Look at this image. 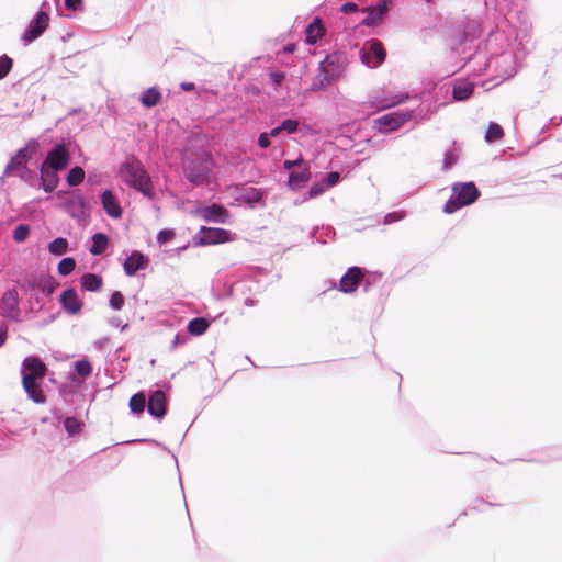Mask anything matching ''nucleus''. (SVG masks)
I'll return each instance as SVG.
<instances>
[{
  "mask_svg": "<svg viewBox=\"0 0 562 562\" xmlns=\"http://www.w3.org/2000/svg\"><path fill=\"white\" fill-rule=\"evenodd\" d=\"M122 179L132 188L138 190L146 196L151 195L153 184L149 176L139 161H127L121 167Z\"/></svg>",
  "mask_w": 562,
  "mask_h": 562,
  "instance_id": "nucleus-1",
  "label": "nucleus"
},
{
  "mask_svg": "<svg viewBox=\"0 0 562 562\" xmlns=\"http://www.w3.org/2000/svg\"><path fill=\"white\" fill-rule=\"evenodd\" d=\"M452 196L443 206V211L448 214L472 204L480 196V191L473 182L456 183L452 187Z\"/></svg>",
  "mask_w": 562,
  "mask_h": 562,
  "instance_id": "nucleus-2",
  "label": "nucleus"
},
{
  "mask_svg": "<svg viewBox=\"0 0 562 562\" xmlns=\"http://www.w3.org/2000/svg\"><path fill=\"white\" fill-rule=\"evenodd\" d=\"M38 143L30 139L25 146L16 151V154L8 162L4 175H13L18 169L26 168L32 156L37 151Z\"/></svg>",
  "mask_w": 562,
  "mask_h": 562,
  "instance_id": "nucleus-3",
  "label": "nucleus"
},
{
  "mask_svg": "<svg viewBox=\"0 0 562 562\" xmlns=\"http://www.w3.org/2000/svg\"><path fill=\"white\" fill-rule=\"evenodd\" d=\"M412 119L408 112H392L375 120V126L382 133L393 132Z\"/></svg>",
  "mask_w": 562,
  "mask_h": 562,
  "instance_id": "nucleus-4",
  "label": "nucleus"
},
{
  "mask_svg": "<svg viewBox=\"0 0 562 562\" xmlns=\"http://www.w3.org/2000/svg\"><path fill=\"white\" fill-rule=\"evenodd\" d=\"M386 52L382 42L379 40H372L368 50L361 52V60L363 64L371 68H376L382 65L385 60Z\"/></svg>",
  "mask_w": 562,
  "mask_h": 562,
  "instance_id": "nucleus-5",
  "label": "nucleus"
},
{
  "mask_svg": "<svg viewBox=\"0 0 562 562\" xmlns=\"http://www.w3.org/2000/svg\"><path fill=\"white\" fill-rule=\"evenodd\" d=\"M69 164V153L65 144L56 145L47 155L43 165L54 170H64Z\"/></svg>",
  "mask_w": 562,
  "mask_h": 562,
  "instance_id": "nucleus-6",
  "label": "nucleus"
},
{
  "mask_svg": "<svg viewBox=\"0 0 562 562\" xmlns=\"http://www.w3.org/2000/svg\"><path fill=\"white\" fill-rule=\"evenodd\" d=\"M19 302L20 300L16 290L12 289L5 291L1 300L2 314L12 321H19L21 313L19 308Z\"/></svg>",
  "mask_w": 562,
  "mask_h": 562,
  "instance_id": "nucleus-7",
  "label": "nucleus"
},
{
  "mask_svg": "<svg viewBox=\"0 0 562 562\" xmlns=\"http://www.w3.org/2000/svg\"><path fill=\"white\" fill-rule=\"evenodd\" d=\"M48 24L49 15L44 11H40L35 19L32 21L29 30L24 33V42L31 43L37 37H40L46 31Z\"/></svg>",
  "mask_w": 562,
  "mask_h": 562,
  "instance_id": "nucleus-8",
  "label": "nucleus"
},
{
  "mask_svg": "<svg viewBox=\"0 0 562 562\" xmlns=\"http://www.w3.org/2000/svg\"><path fill=\"white\" fill-rule=\"evenodd\" d=\"M362 279L363 272L361 268H349L339 281V291H341L342 293H353L358 289Z\"/></svg>",
  "mask_w": 562,
  "mask_h": 562,
  "instance_id": "nucleus-9",
  "label": "nucleus"
},
{
  "mask_svg": "<svg viewBox=\"0 0 562 562\" xmlns=\"http://www.w3.org/2000/svg\"><path fill=\"white\" fill-rule=\"evenodd\" d=\"M59 304L63 310L70 315L80 313L83 306V302L79 299L76 290L72 288L65 290L60 294Z\"/></svg>",
  "mask_w": 562,
  "mask_h": 562,
  "instance_id": "nucleus-10",
  "label": "nucleus"
},
{
  "mask_svg": "<svg viewBox=\"0 0 562 562\" xmlns=\"http://www.w3.org/2000/svg\"><path fill=\"white\" fill-rule=\"evenodd\" d=\"M23 376L41 380L46 375L47 367L38 357H27L23 361Z\"/></svg>",
  "mask_w": 562,
  "mask_h": 562,
  "instance_id": "nucleus-11",
  "label": "nucleus"
},
{
  "mask_svg": "<svg viewBox=\"0 0 562 562\" xmlns=\"http://www.w3.org/2000/svg\"><path fill=\"white\" fill-rule=\"evenodd\" d=\"M227 232L222 228L201 227L199 233V245H212L227 240Z\"/></svg>",
  "mask_w": 562,
  "mask_h": 562,
  "instance_id": "nucleus-12",
  "label": "nucleus"
},
{
  "mask_svg": "<svg viewBox=\"0 0 562 562\" xmlns=\"http://www.w3.org/2000/svg\"><path fill=\"white\" fill-rule=\"evenodd\" d=\"M167 400L162 391H155L148 400V412L150 415L161 418L166 414Z\"/></svg>",
  "mask_w": 562,
  "mask_h": 562,
  "instance_id": "nucleus-13",
  "label": "nucleus"
},
{
  "mask_svg": "<svg viewBox=\"0 0 562 562\" xmlns=\"http://www.w3.org/2000/svg\"><path fill=\"white\" fill-rule=\"evenodd\" d=\"M148 258L139 251H133L124 262V272L127 276H134L138 270L145 269Z\"/></svg>",
  "mask_w": 562,
  "mask_h": 562,
  "instance_id": "nucleus-14",
  "label": "nucleus"
},
{
  "mask_svg": "<svg viewBox=\"0 0 562 562\" xmlns=\"http://www.w3.org/2000/svg\"><path fill=\"white\" fill-rule=\"evenodd\" d=\"M22 385L27 396L35 403L42 404L46 401V396L37 384V380L31 376H22Z\"/></svg>",
  "mask_w": 562,
  "mask_h": 562,
  "instance_id": "nucleus-15",
  "label": "nucleus"
},
{
  "mask_svg": "<svg viewBox=\"0 0 562 562\" xmlns=\"http://www.w3.org/2000/svg\"><path fill=\"white\" fill-rule=\"evenodd\" d=\"M40 171H41L42 188L44 189L45 192H53L57 188L58 182H59V179L57 176L58 170L50 169L49 167L42 164Z\"/></svg>",
  "mask_w": 562,
  "mask_h": 562,
  "instance_id": "nucleus-16",
  "label": "nucleus"
},
{
  "mask_svg": "<svg viewBox=\"0 0 562 562\" xmlns=\"http://www.w3.org/2000/svg\"><path fill=\"white\" fill-rule=\"evenodd\" d=\"M368 12L366 19L361 22V24L366 26H374L378 25L385 16L387 12V7L385 2L379 3L376 7L367 8Z\"/></svg>",
  "mask_w": 562,
  "mask_h": 562,
  "instance_id": "nucleus-17",
  "label": "nucleus"
},
{
  "mask_svg": "<svg viewBox=\"0 0 562 562\" xmlns=\"http://www.w3.org/2000/svg\"><path fill=\"white\" fill-rule=\"evenodd\" d=\"M101 201H102L103 209L105 210V212L108 213L109 216H111L113 218L121 217L122 209H121L120 204L117 203L116 198L114 196V194L111 191H109V190L104 191L102 193Z\"/></svg>",
  "mask_w": 562,
  "mask_h": 562,
  "instance_id": "nucleus-18",
  "label": "nucleus"
},
{
  "mask_svg": "<svg viewBox=\"0 0 562 562\" xmlns=\"http://www.w3.org/2000/svg\"><path fill=\"white\" fill-rule=\"evenodd\" d=\"M325 34V27L319 18H315L314 21L305 30V41L307 44H315Z\"/></svg>",
  "mask_w": 562,
  "mask_h": 562,
  "instance_id": "nucleus-19",
  "label": "nucleus"
},
{
  "mask_svg": "<svg viewBox=\"0 0 562 562\" xmlns=\"http://www.w3.org/2000/svg\"><path fill=\"white\" fill-rule=\"evenodd\" d=\"M311 178V171L306 167H302L300 170L291 171L289 175V184L292 188H300L304 186Z\"/></svg>",
  "mask_w": 562,
  "mask_h": 562,
  "instance_id": "nucleus-20",
  "label": "nucleus"
},
{
  "mask_svg": "<svg viewBox=\"0 0 562 562\" xmlns=\"http://www.w3.org/2000/svg\"><path fill=\"white\" fill-rule=\"evenodd\" d=\"M81 288L86 291L95 292L102 288L103 281L100 276L86 273L80 279Z\"/></svg>",
  "mask_w": 562,
  "mask_h": 562,
  "instance_id": "nucleus-21",
  "label": "nucleus"
},
{
  "mask_svg": "<svg viewBox=\"0 0 562 562\" xmlns=\"http://www.w3.org/2000/svg\"><path fill=\"white\" fill-rule=\"evenodd\" d=\"M200 213L202 218L205 221L223 222L222 216L226 214V210L221 205L213 204L211 206L203 207Z\"/></svg>",
  "mask_w": 562,
  "mask_h": 562,
  "instance_id": "nucleus-22",
  "label": "nucleus"
},
{
  "mask_svg": "<svg viewBox=\"0 0 562 562\" xmlns=\"http://www.w3.org/2000/svg\"><path fill=\"white\" fill-rule=\"evenodd\" d=\"M109 237L103 233H97L92 237L90 252L94 256L102 255L109 246Z\"/></svg>",
  "mask_w": 562,
  "mask_h": 562,
  "instance_id": "nucleus-23",
  "label": "nucleus"
},
{
  "mask_svg": "<svg viewBox=\"0 0 562 562\" xmlns=\"http://www.w3.org/2000/svg\"><path fill=\"white\" fill-rule=\"evenodd\" d=\"M34 286L40 289L43 293L50 295L54 293L56 288L58 286V283L55 281V279L50 276L47 277H41L34 282Z\"/></svg>",
  "mask_w": 562,
  "mask_h": 562,
  "instance_id": "nucleus-24",
  "label": "nucleus"
},
{
  "mask_svg": "<svg viewBox=\"0 0 562 562\" xmlns=\"http://www.w3.org/2000/svg\"><path fill=\"white\" fill-rule=\"evenodd\" d=\"M160 100L161 93L156 88H149L143 93L140 98L142 104L146 108H153L157 105L160 102Z\"/></svg>",
  "mask_w": 562,
  "mask_h": 562,
  "instance_id": "nucleus-25",
  "label": "nucleus"
},
{
  "mask_svg": "<svg viewBox=\"0 0 562 562\" xmlns=\"http://www.w3.org/2000/svg\"><path fill=\"white\" fill-rule=\"evenodd\" d=\"M209 326H210V323L205 318H203V317L193 318L188 324V331L191 335L200 336V335H203L207 330Z\"/></svg>",
  "mask_w": 562,
  "mask_h": 562,
  "instance_id": "nucleus-26",
  "label": "nucleus"
},
{
  "mask_svg": "<svg viewBox=\"0 0 562 562\" xmlns=\"http://www.w3.org/2000/svg\"><path fill=\"white\" fill-rule=\"evenodd\" d=\"M333 78L328 75L325 61L319 64V74L315 77L313 82L314 89H322L330 85Z\"/></svg>",
  "mask_w": 562,
  "mask_h": 562,
  "instance_id": "nucleus-27",
  "label": "nucleus"
},
{
  "mask_svg": "<svg viewBox=\"0 0 562 562\" xmlns=\"http://www.w3.org/2000/svg\"><path fill=\"white\" fill-rule=\"evenodd\" d=\"M474 92V87L471 83L456 86L452 90V97L457 101L468 100Z\"/></svg>",
  "mask_w": 562,
  "mask_h": 562,
  "instance_id": "nucleus-28",
  "label": "nucleus"
},
{
  "mask_svg": "<svg viewBox=\"0 0 562 562\" xmlns=\"http://www.w3.org/2000/svg\"><path fill=\"white\" fill-rule=\"evenodd\" d=\"M48 250L54 256H63L68 250V241L66 238L58 237L48 245Z\"/></svg>",
  "mask_w": 562,
  "mask_h": 562,
  "instance_id": "nucleus-29",
  "label": "nucleus"
},
{
  "mask_svg": "<svg viewBox=\"0 0 562 562\" xmlns=\"http://www.w3.org/2000/svg\"><path fill=\"white\" fill-rule=\"evenodd\" d=\"M503 136V128L497 123L491 122L485 132V140L488 143H493L502 139Z\"/></svg>",
  "mask_w": 562,
  "mask_h": 562,
  "instance_id": "nucleus-30",
  "label": "nucleus"
},
{
  "mask_svg": "<svg viewBox=\"0 0 562 562\" xmlns=\"http://www.w3.org/2000/svg\"><path fill=\"white\" fill-rule=\"evenodd\" d=\"M146 405V397L143 393L134 394L130 400V408L134 413H143Z\"/></svg>",
  "mask_w": 562,
  "mask_h": 562,
  "instance_id": "nucleus-31",
  "label": "nucleus"
},
{
  "mask_svg": "<svg viewBox=\"0 0 562 562\" xmlns=\"http://www.w3.org/2000/svg\"><path fill=\"white\" fill-rule=\"evenodd\" d=\"M85 179V171L81 167H74L67 176V183L71 187L80 184Z\"/></svg>",
  "mask_w": 562,
  "mask_h": 562,
  "instance_id": "nucleus-32",
  "label": "nucleus"
},
{
  "mask_svg": "<svg viewBox=\"0 0 562 562\" xmlns=\"http://www.w3.org/2000/svg\"><path fill=\"white\" fill-rule=\"evenodd\" d=\"M76 268V261L71 257L64 258L58 263V272L61 276L70 274Z\"/></svg>",
  "mask_w": 562,
  "mask_h": 562,
  "instance_id": "nucleus-33",
  "label": "nucleus"
},
{
  "mask_svg": "<svg viewBox=\"0 0 562 562\" xmlns=\"http://www.w3.org/2000/svg\"><path fill=\"white\" fill-rule=\"evenodd\" d=\"M64 426H65V429L66 431L69 434V435H75V434H78L80 431V428L82 426V423H80L77 418L75 417H67L64 422Z\"/></svg>",
  "mask_w": 562,
  "mask_h": 562,
  "instance_id": "nucleus-34",
  "label": "nucleus"
},
{
  "mask_svg": "<svg viewBox=\"0 0 562 562\" xmlns=\"http://www.w3.org/2000/svg\"><path fill=\"white\" fill-rule=\"evenodd\" d=\"M13 66V60L7 56L2 55L0 57V80L8 76Z\"/></svg>",
  "mask_w": 562,
  "mask_h": 562,
  "instance_id": "nucleus-35",
  "label": "nucleus"
},
{
  "mask_svg": "<svg viewBox=\"0 0 562 562\" xmlns=\"http://www.w3.org/2000/svg\"><path fill=\"white\" fill-rule=\"evenodd\" d=\"M76 371L81 378H87L92 372V366L88 360H79L76 362Z\"/></svg>",
  "mask_w": 562,
  "mask_h": 562,
  "instance_id": "nucleus-36",
  "label": "nucleus"
},
{
  "mask_svg": "<svg viewBox=\"0 0 562 562\" xmlns=\"http://www.w3.org/2000/svg\"><path fill=\"white\" fill-rule=\"evenodd\" d=\"M30 234V227L27 225L21 224L18 225L13 232V239L16 243L24 241Z\"/></svg>",
  "mask_w": 562,
  "mask_h": 562,
  "instance_id": "nucleus-37",
  "label": "nucleus"
},
{
  "mask_svg": "<svg viewBox=\"0 0 562 562\" xmlns=\"http://www.w3.org/2000/svg\"><path fill=\"white\" fill-rule=\"evenodd\" d=\"M124 302H125V299L120 291H115L112 293L111 299H110V305L113 310H115V311L122 310Z\"/></svg>",
  "mask_w": 562,
  "mask_h": 562,
  "instance_id": "nucleus-38",
  "label": "nucleus"
},
{
  "mask_svg": "<svg viewBox=\"0 0 562 562\" xmlns=\"http://www.w3.org/2000/svg\"><path fill=\"white\" fill-rule=\"evenodd\" d=\"M186 177L195 184L203 183L205 180V173L204 172H195L189 169H186Z\"/></svg>",
  "mask_w": 562,
  "mask_h": 562,
  "instance_id": "nucleus-39",
  "label": "nucleus"
},
{
  "mask_svg": "<svg viewBox=\"0 0 562 562\" xmlns=\"http://www.w3.org/2000/svg\"><path fill=\"white\" fill-rule=\"evenodd\" d=\"M175 232L172 229H162L157 235V241L162 245L170 241L175 237Z\"/></svg>",
  "mask_w": 562,
  "mask_h": 562,
  "instance_id": "nucleus-40",
  "label": "nucleus"
},
{
  "mask_svg": "<svg viewBox=\"0 0 562 562\" xmlns=\"http://www.w3.org/2000/svg\"><path fill=\"white\" fill-rule=\"evenodd\" d=\"M325 190H326V187H325V184H324V182H323V181H322V182H319V183H314V184L310 188V190H308V192H307V195H308V198H310V199H313V198H315V196H317V195H319V194L324 193V192H325Z\"/></svg>",
  "mask_w": 562,
  "mask_h": 562,
  "instance_id": "nucleus-41",
  "label": "nucleus"
},
{
  "mask_svg": "<svg viewBox=\"0 0 562 562\" xmlns=\"http://www.w3.org/2000/svg\"><path fill=\"white\" fill-rule=\"evenodd\" d=\"M297 127H299V122L295 120L289 119V120L283 121L281 124V128L289 134L295 133L297 131Z\"/></svg>",
  "mask_w": 562,
  "mask_h": 562,
  "instance_id": "nucleus-42",
  "label": "nucleus"
},
{
  "mask_svg": "<svg viewBox=\"0 0 562 562\" xmlns=\"http://www.w3.org/2000/svg\"><path fill=\"white\" fill-rule=\"evenodd\" d=\"M339 179H340L339 173H338V172H336V171H333V172H329V173H328V175L323 179V182H324V184H325L326 189H328V188H330V187H333V186L337 184V183H338V181H339Z\"/></svg>",
  "mask_w": 562,
  "mask_h": 562,
  "instance_id": "nucleus-43",
  "label": "nucleus"
},
{
  "mask_svg": "<svg viewBox=\"0 0 562 562\" xmlns=\"http://www.w3.org/2000/svg\"><path fill=\"white\" fill-rule=\"evenodd\" d=\"M65 7L71 11H83V0H65Z\"/></svg>",
  "mask_w": 562,
  "mask_h": 562,
  "instance_id": "nucleus-44",
  "label": "nucleus"
},
{
  "mask_svg": "<svg viewBox=\"0 0 562 562\" xmlns=\"http://www.w3.org/2000/svg\"><path fill=\"white\" fill-rule=\"evenodd\" d=\"M403 100H404V98H401V97L386 98L385 100H383L381 109L392 108V106L397 105L401 102H403Z\"/></svg>",
  "mask_w": 562,
  "mask_h": 562,
  "instance_id": "nucleus-45",
  "label": "nucleus"
},
{
  "mask_svg": "<svg viewBox=\"0 0 562 562\" xmlns=\"http://www.w3.org/2000/svg\"><path fill=\"white\" fill-rule=\"evenodd\" d=\"M403 217H404V213L403 212H393V213H389L385 216L384 222L386 224H389V223L397 222V221L402 220Z\"/></svg>",
  "mask_w": 562,
  "mask_h": 562,
  "instance_id": "nucleus-46",
  "label": "nucleus"
},
{
  "mask_svg": "<svg viewBox=\"0 0 562 562\" xmlns=\"http://www.w3.org/2000/svg\"><path fill=\"white\" fill-rule=\"evenodd\" d=\"M269 77L274 85H280L284 80L285 76L281 71H273L269 74Z\"/></svg>",
  "mask_w": 562,
  "mask_h": 562,
  "instance_id": "nucleus-47",
  "label": "nucleus"
},
{
  "mask_svg": "<svg viewBox=\"0 0 562 562\" xmlns=\"http://www.w3.org/2000/svg\"><path fill=\"white\" fill-rule=\"evenodd\" d=\"M258 144L261 148H267L270 146V139L268 133H261L259 135Z\"/></svg>",
  "mask_w": 562,
  "mask_h": 562,
  "instance_id": "nucleus-48",
  "label": "nucleus"
},
{
  "mask_svg": "<svg viewBox=\"0 0 562 562\" xmlns=\"http://www.w3.org/2000/svg\"><path fill=\"white\" fill-rule=\"evenodd\" d=\"M358 10V7L353 2H347L342 4L341 11L345 13L356 12Z\"/></svg>",
  "mask_w": 562,
  "mask_h": 562,
  "instance_id": "nucleus-49",
  "label": "nucleus"
},
{
  "mask_svg": "<svg viewBox=\"0 0 562 562\" xmlns=\"http://www.w3.org/2000/svg\"><path fill=\"white\" fill-rule=\"evenodd\" d=\"M302 165V159L299 158L296 160H285L283 162V166L286 170H291L294 166H301Z\"/></svg>",
  "mask_w": 562,
  "mask_h": 562,
  "instance_id": "nucleus-50",
  "label": "nucleus"
},
{
  "mask_svg": "<svg viewBox=\"0 0 562 562\" xmlns=\"http://www.w3.org/2000/svg\"><path fill=\"white\" fill-rule=\"evenodd\" d=\"M180 87L184 91H192L195 89V85L193 82H183V83H181Z\"/></svg>",
  "mask_w": 562,
  "mask_h": 562,
  "instance_id": "nucleus-51",
  "label": "nucleus"
},
{
  "mask_svg": "<svg viewBox=\"0 0 562 562\" xmlns=\"http://www.w3.org/2000/svg\"><path fill=\"white\" fill-rule=\"evenodd\" d=\"M281 132H283V130L281 128V125H280V126H277V127L272 128L270 131L269 135L272 136V137H277Z\"/></svg>",
  "mask_w": 562,
  "mask_h": 562,
  "instance_id": "nucleus-52",
  "label": "nucleus"
},
{
  "mask_svg": "<svg viewBox=\"0 0 562 562\" xmlns=\"http://www.w3.org/2000/svg\"><path fill=\"white\" fill-rule=\"evenodd\" d=\"M7 340V330L0 329V347Z\"/></svg>",
  "mask_w": 562,
  "mask_h": 562,
  "instance_id": "nucleus-53",
  "label": "nucleus"
},
{
  "mask_svg": "<svg viewBox=\"0 0 562 562\" xmlns=\"http://www.w3.org/2000/svg\"><path fill=\"white\" fill-rule=\"evenodd\" d=\"M294 49H295V45H293V44H289V45H286V46L284 47V52H285V53H289V54H290V53H293V52H294Z\"/></svg>",
  "mask_w": 562,
  "mask_h": 562,
  "instance_id": "nucleus-54",
  "label": "nucleus"
},
{
  "mask_svg": "<svg viewBox=\"0 0 562 562\" xmlns=\"http://www.w3.org/2000/svg\"><path fill=\"white\" fill-rule=\"evenodd\" d=\"M427 2H431L432 0H426Z\"/></svg>",
  "mask_w": 562,
  "mask_h": 562,
  "instance_id": "nucleus-55",
  "label": "nucleus"
}]
</instances>
